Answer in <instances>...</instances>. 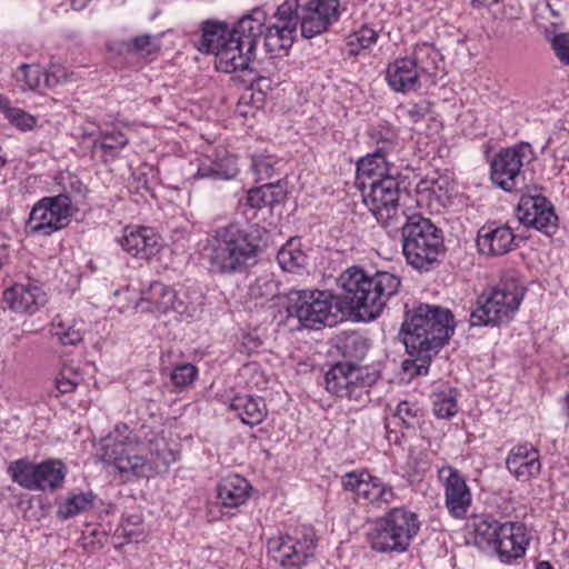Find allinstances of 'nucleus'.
<instances>
[{"label":"nucleus","instance_id":"f257e3e1","mask_svg":"<svg viewBox=\"0 0 569 569\" xmlns=\"http://www.w3.org/2000/svg\"><path fill=\"white\" fill-rule=\"evenodd\" d=\"M342 290L339 297L320 290H291L288 295L287 312L297 319L301 328L319 329L337 325L346 313L357 319H376L390 297L396 295L400 279L387 271L369 274L360 267L345 270L338 278Z\"/></svg>","mask_w":569,"mask_h":569},{"label":"nucleus","instance_id":"f03ea898","mask_svg":"<svg viewBox=\"0 0 569 569\" xmlns=\"http://www.w3.org/2000/svg\"><path fill=\"white\" fill-rule=\"evenodd\" d=\"M453 331V316L447 308L421 303L408 311L400 332L410 357L403 361V370L411 376L426 375L432 357L449 341Z\"/></svg>","mask_w":569,"mask_h":569},{"label":"nucleus","instance_id":"7ed1b4c3","mask_svg":"<svg viewBox=\"0 0 569 569\" xmlns=\"http://www.w3.org/2000/svg\"><path fill=\"white\" fill-rule=\"evenodd\" d=\"M267 237V230L259 226L241 228L229 224L208 237L203 247V259L213 272H241L254 261L266 244Z\"/></svg>","mask_w":569,"mask_h":569},{"label":"nucleus","instance_id":"20e7f679","mask_svg":"<svg viewBox=\"0 0 569 569\" xmlns=\"http://www.w3.org/2000/svg\"><path fill=\"white\" fill-rule=\"evenodd\" d=\"M112 443L106 445L104 459L113 463L120 473L149 478L168 470L176 461L174 452L163 438L153 437L140 441L137 436H123L117 429Z\"/></svg>","mask_w":569,"mask_h":569},{"label":"nucleus","instance_id":"39448f33","mask_svg":"<svg viewBox=\"0 0 569 569\" xmlns=\"http://www.w3.org/2000/svg\"><path fill=\"white\" fill-rule=\"evenodd\" d=\"M264 21L266 12L259 8L238 21L224 46L216 51L214 63L218 71L231 73L248 68L262 36Z\"/></svg>","mask_w":569,"mask_h":569},{"label":"nucleus","instance_id":"423d86ee","mask_svg":"<svg viewBox=\"0 0 569 569\" xmlns=\"http://www.w3.org/2000/svg\"><path fill=\"white\" fill-rule=\"evenodd\" d=\"M419 517L406 507L391 508L368 532L371 549L382 553L407 551L420 530Z\"/></svg>","mask_w":569,"mask_h":569},{"label":"nucleus","instance_id":"0eeeda50","mask_svg":"<svg viewBox=\"0 0 569 569\" xmlns=\"http://www.w3.org/2000/svg\"><path fill=\"white\" fill-rule=\"evenodd\" d=\"M399 232L407 262L416 269H427L443 251L441 230L419 213L407 216Z\"/></svg>","mask_w":569,"mask_h":569},{"label":"nucleus","instance_id":"6e6552de","mask_svg":"<svg viewBox=\"0 0 569 569\" xmlns=\"http://www.w3.org/2000/svg\"><path fill=\"white\" fill-rule=\"evenodd\" d=\"M525 287L515 279H505L478 300L470 315L471 326L501 325L516 315L525 296Z\"/></svg>","mask_w":569,"mask_h":569},{"label":"nucleus","instance_id":"1a4fd4ad","mask_svg":"<svg viewBox=\"0 0 569 569\" xmlns=\"http://www.w3.org/2000/svg\"><path fill=\"white\" fill-rule=\"evenodd\" d=\"M370 191L363 196V202L378 223L390 234L399 233L408 216L399 203L400 189L396 177L368 182Z\"/></svg>","mask_w":569,"mask_h":569},{"label":"nucleus","instance_id":"9d476101","mask_svg":"<svg viewBox=\"0 0 569 569\" xmlns=\"http://www.w3.org/2000/svg\"><path fill=\"white\" fill-rule=\"evenodd\" d=\"M535 158V151L528 142L522 141L501 149L490 164L491 181L507 192L518 189L525 182L522 168Z\"/></svg>","mask_w":569,"mask_h":569},{"label":"nucleus","instance_id":"9b49d317","mask_svg":"<svg viewBox=\"0 0 569 569\" xmlns=\"http://www.w3.org/2000/svg\"><path fill=\"white\" fill-rule=\"evenodd\" d=\"M71 221L70 199L66 194L44 197L32 208L27 228L29 233L51 236Z\"/></svg>","mask_w":569,"mask_h":569},{"label":"nucleus","instance_id":"f8f14e48","mask_svg":"<svg viewBox=\"0 0 569 569\" xmlns=\"http://www.w3.org/2000/svg\"><path fill=\"white\" fill-rule=\"evenodd\" d=\"M136 308L157 316L173 313L181 320L193 318L197 313L196 307L187 305L173 288L160 281H152L141 291Z\"/></svg>","mask_w":569,"mask_h":569},{"label":"nucleus","instance_id":"ddd939ff","mask_svg":"<svg viewBox=\"0 0 569 569\" xmlns=\"http://www.w3.org/2000/svg\"><path fill=\"white\" fill-rule=\"evenodd\" d=\"M316 539L312 529L307 528L302 538L289 535L269 539L268 553L280 566L286 568H301L313 558Z\"/></svg>","mask_w":569,"mask_h":569},{"label":"nucleus","instance_id":"4468645a","mask_svg":"<svg viewBox=\"0 0 569 569\" xmlns=\"http://www.w3.org/2000/svg\"><path fill=\"white\" fill-rule=\"evenodd\" d=\"M341 485L345 490L355 492L358 499L377 509L387 508L397 498L390 483L366 470L346 473Z\"/></svg>","mask_w":569,"mask_h":569},{"label":"nucleus","instance_id":"2eb2a0df","mask_svg":"<svg viewBox=\"0 0 569 569\" xmlns=\"http://www.w3.org/2000/svg\"><path fill=\"white\" fill-rule=\"evenodd\" d=\"M516 212L519 222L526 227L546 234H551L557 229L558 217L552 203L543 196L523 194Z\"/></svg>","mask_w":569,"mask_h":569},{"label":"nucleus","instance_id":"dca6fc26","mask_svg":"<svg viewBox=\"0 0 569 569\" xmlns=\"http://www.w3.org/2000/svg\"><path fill=\"white\" fill-rule=\"evenodd\" d=\"M339 0H308L300 9L301 34L311 39L326 32L340 17Z\"/></svg>","mask_w":569,"mask_h":569},{"label":"nucleus","instance_id":"f3484780","mask_svg":"<svg viewBox=\"0 0 569 569\" xmlns=\"http://www.w3.org/2000/svg\"><path fill=\"white\" fill-rule=\"evenodd\" d=\"M368 387L361 369L349 362L335 365L326 375V389L338 397L358 399Z\"/></svg>","mask_w":569,"mask_h":569},{"label":"nucleus","instance_id":"a211bd4d","mask_svg":"<svg viewBox=\"0 0 569 569\" xmlns=\"http://www.w3.org/2000/svg\"><path fill=\"white\" fill-rule=\"evenodd\" d=\"M439 477L443 480L445 503L449 513L458 519L463 518L472 501L465 478L451 466L442 467L439 470Z\"/></svg>","mask_w":569,"mask_h":569},{"label":"nucleus","instance_id":"6ab92c4d","mask_svg":"<svg viewBox=\"0 0 569 569\" xmlns=\"http://www.w3.org/2000/svg\"><path fill=\"white\" fill-rule=\"evenodd\" d=\"M529 540L525 523L508 521L501 525L493 546L503 563H512L525 556Z\"/></svg>","mask_w":569,"mask_h":569},{"label":"nucleus","instance_id":"aec40b11","mask_svg":"<svg viewBox=\"0 0 569 569\" xmlns=\"http://www.w3.org/2000/svg\"><path fill=\"white\" fill-rule=\"evenodd\" d=\"M515 239V233L510 227L489 222L478 230L476 242L481 254L498 257L516 248Z\"/></svg>","mask_w":569,"mask_h":569},{"label":"nucleus","instance_id":"412c9836","mask_svg":"<svg viewBox=\"0 0 569 569\" xmlns=\"http://www.w3.org/2000/svg\"><path fill=\"white\" fill-rule=\"evenodd\" d=\"M119 244L131 257L146 260L161 248L160 236L148 227H126Z\"/></svg>","mask_w":569,"mask_h":569},{"label":"nucleus","instance_id":"4be33fe9","mask_svg":"<svg viewBox=\"0 0 569 569\" xmlns=\"http://www.w3.org/2000/svg\"><path fill=\"white\" fill-rule=\"evenodd\" d=\"M506 467L518 481H529L541 471L538 449L528 442L512 447L506 458Z\"/></svg>","mask_w":569,"mask_h":569},{"label":"nucleus","instance_id":"5701e85b","mask_svg":"<svg viewBox=\"0 0 569 569\" xmlns=\"http://www.w3.org/2000/svg\"><path fill=\"white\" fill-rule=\"evenodd\" d=\"M386 80L396 92H411L420 87V76L408 57L398 58L389 63L386 70Z\"/></svg>","mask_w":569,"mask_h":569},{"label":"nucleus","instance_id":"b1692460","mask_svg":"<svg viewBox=\"0 0 569 569\" xmlns=\"http://www.w3.org/2000/svg\"><path fill=\"white\" fill-rule=\"evenodd\" d=\"M4 298L10 307L19 312L33 313L47 302V296L36 283H17L4 291Z\"/></svg>","mask_w":569,"mask_h":569},{"label":"nucleus","instance_id":"393cba45","mask_svg":"<svg viewBox=\"0 0 569 569\" xmlns=\"http://www.w3.org/2000/svg\"><path fill=\"white\" fill-rule=\"evenodd\" d=\"M357 176L358 179H369V182H377L378 179L387 177L397 178L399 171L387 157L372 152L357 162ZM362 184H366L365 180H362Z\"/></svg>","mask_w":569,"mask_h":569},{"label":"nucleus","instance_id":"a878e982","mask_svg":"<svg viewBox=\"0 0 569 569\" xmlns=\"http://www.w3.org/2000/svg\"><path fill=\"white\" fill-rule=\"evenodd\" d=\"M251 486L239 475H230L218 485V498L226 507L237 508L249 498Z\"/></svg>","mask_w":569,"mask_h":569},{"label":"nucleus","instance_id":"bb28decb","mask_svg":"<svg viewBox=\"0 0 569 569\" xmlns=\"http://www.w3.org/2000/svg\"><path fill=\"white\" fill-rule=\"evenodd\" d=\"M241 421L249 426L261 423L267 415L266 403L262 398L252 396H236L230 403Z\"/></svg>","mask_w":569,"mask_h":569},{"label":"nucleus","instance_id":"cd10ccee","mask_svg":"<svg viewBox=\"0 0 569 569\" xmlns=\"http://www.w3.org/2000/svg\"><path fill=\"white\" fill-rule=\"evenodd\" d=\"M17 80L23 82L24 89L34 90L44 83L46 87H53L60 82V78L64 77L62 69L50 70L42 73L37 64H21L17 71Z\"/></svg>","mask_w":569,"mask_h":569},{"label":"nucleus","instance_id":"c85d7f7f","mask_svg":"<svg viewBox=\"0 0 569 569\" xmlns=\"http://www.w3.org/2000/svg\"><path fill=\"white\" fill-rule=\"evenodd\" d=\"M291 26L273 23L266 28L263 27V44L268 52L280 56L292 46L296 31L292 30Z\"/></svg>","mask_w":569,"mask_h":569},{"label":"nucleus","instance_id":"c756f323","mask_svg":"<svg viewBox=\"0 0 569 569\" xmlns=\"http://www.w3.org/2000/svg\"><path fill=\"white\" fill-rule=\"evenodd\" d=\"M286 198V188L278 181L276 183H266L263 186L249 190L247 203L250 208L261 209L280 203Z\"/></svg>","mask_w":569,"mask_h":569},{"label":"nucleus","instance_id":"7c9ffc66","mask_svg":"<svg viewBox=\"0 0 569 569\" xmlns=\"http://www.w3.org/2000/svg\"><path fill=\"white\" fill-rule=\"evenodd\" d=\"M408 58L413 62L420 78L436 76L441 61L439 51L428 42L417 44Z\"/></svg>","mask_w":569,"mask_h":569},{"label":"nucleus","instance_id":"2f4dec72","mask_svg":"<svg viewBox=\"0 0 569 569\" xmlns=\"http://www.w3.org/2000/svg\"><path fill=\"white\" fill-rule=\"evenodd\" d=\"M50 333L61 345L74 346L82 341L83 323L59 315L51 322Z\"/></svg>","mask_w":569,"mask_h":569},{"label":"nucleus","instance_id":"473e14b6","mask_svg":"<svg viewBox=\"0 0 569 569\" xmlns=\"http://www.w3.org/2000/svg\"><path fill=\"white\" fill-rule=\"evenodd\" d=\"M36 490H56L63 483L66 468L59 460H47L37 463Z\"/></svg>","mask_w":569,"mask_h":569},{"label":"nucleus","instance_id":"72a5a7b5","mask_svg":"<svg viewBox=\"0 0 569 569\" xmlns=\"http://www.w3.org/2000/svg\"><path fill=\"white\" fill-rule=\"evenodd\" d=\"M231 30L227 24L218 22H206L202 27V34L198 44L200 51L212 53L224 46Z\"/></svg>","mask_w":569,"mask_h":569},{"label":"nucleus","instance_id":"f704fd0d","mask_svg":"<svg viewBox=\"0 0 569 569\" xmlns=\"http://www.w3.org/2000/svg\"><path fill=\"white\" fill-rule=\"evenodd\" d=\"M501 525L490 516H475L469 523L475 543L479 547L493 546Z\"/></svg>","mask_w":569,"mask_h":569},{"label":"nucleus","instance_id":"c9c22d12","mask_svg":"<svg viewBox=\"0 0 569 569\" xmlns=\"http://www.w3.org/2000/svg\"><path fill=\"white\" fill-rule=\"evenodd\" d=\"M94 495L91 491L70 495L63 502H60L57 516L67 520L92 508Z\"/></svg>","mask_w":569,"mask_h":569},{"label":"nucleus","instance_id":"e433bc0d","mask_svg":"<svg viewBox=\"0 0 569 569\" xmlns=\"http://www.w3.org/2000/svg\"><path fill=\"white\" fill-rule=\"evenodd\" d=\"M279 295V284L274 276L264 272L258 276L249 286L248 296L258 303H263Z\"/></svg>","mask_w":569,"mask_h":569},{"label":"nucleus","instance_id":"4c0bfd02","mask_svg":"<svg viewBox=\"0 0 569 569\" xmlns=\"http://www.w3.org/2000/svg\"><path fill=\"white\" fill-rule=\"evenodd\" d=\"M432 412L439 419H450L457 413V395L456 390L446 388L435 391L431 396Z\"/></svg>","mask_w":569,"mask_h":569},{"label":"nucleus","instance_id":"58836bf2","mask_svg":"<svg viewBox=\"0 0 569 569\" xmlns=\"http://www.w3.org/2000/svg\"><path fill=\"white\" fill-rule=\"evenodd\" d=\"M8 473L13 482L28 490H36L37 463L23 459L12 461L8 467Z\"/></svg>","mask_w":569,"mask_h":569},{"label":"nucleus","instance_id":"ea45409f","mask_svg":"<svg viewBox=\"0 0 569 569\" xmlns=\"http://www.w3.org/2000/svg\"><path fill=\"white\" fill-rule=\"evenodd\" d=\"M277 260L282 270L296 272L305 267L307 256L298 243L290 240L278 251Z\"/></svg>","mask_w":569,"mask_h":569},{"label":"nucleus","instance_id":"a19ab883","mask_svg":"<svg viewBox=\"0 0 569 569\" xmlns=\"http://www.w3.org/2000/svg\"><path fill=\"white\" fill-rule=\"evenodd\" d=\"M237 173L238 166L236 159H228L226 169L220 170L216 168L214 161L207 158L199 163L194 177L197 179L230 180L233 179Z\"/></svg>","mask_w":569,"mask_h":569},{"label":"nucleus","instance_id":"79ce46f5","mask_svg":"<svg viewBox=\"0 0 569 569\" xmlns=\"http://www.w3.org/2000/svg\"><path fill=\"white\" fill-rule=\"evenodd\" d=\"M338 349L343 357L360 360L368 351V341L357 332L346 333L339 339Z\"/></svg>","mask_w":569,"mask_h":569},{"label":"nucleus","instance_id":"37998d69","mask_svg":"<svg viewBox=\"0 0 569 569\" xmlns=\"http://www.w3.org/2000/svg\"><path fill=\"white\" fill-rule=\"evenodd\" d=\"M0 110L11 124L20 130H30L36 124V119L20 108L11 107L7 99L0 100Z\"/></svg>","mask_w":569,"mask_h":569},{"label":"nucleus","instance_id":"c03bdc74","mask_svg":"<svg viewBox=\"0 0 569 569\" xmlns=\"http://www.w3.org/2000/svg\"><path fill=\"white\" fill-rule=\"evenodd\" d=\"M102 140H94L93 148L101 149L106 154L116 157L128 144V138L120 131L102 132Z\"/></svg>","mask_w":569,"mask_h":569},{"label":"nucleus","instance_id":"a18cd8bd","mask_svg":"<svg viewBox=\"0 0 569 569\" xmlns=\"http://www.w3.org/2000/svg\"><path fill=\"white\" fill-rule=\"evenodd\" d=\"M300 9L298 0H286L277 9L276 23H280V26L292 24V30L297 31V26L300 22Z\"/></svg>","mask_w":569,"mask_h":569},{"label":"nucleus","instance_id":"49530a36","mask_svg":"<svg viewBox=\"0 0 569 569\" xmlns=\"http://www.w3.org/2000/svg\"><path fill=\"white\" fill-rule=\"evenodd\" d=\"M396 416L402 421L406 428H416L419 426L422 411L421 409L408 401H401L396 409Z\"/></svg>","mask_w":569,"mask_h":569},{"label":"nucleus","instance_id":"de8ad7c7","mask_svg":"<svg viewBox=\"0 0 569 569\" xmlns=\"http://www.w3.org/2000/svg\"><path fill=\"white\" fill-rule=\"evenodd\" d=\"M198 376V369L192 363H181L173 368L170 373L172 383L178 388L190 386Z\"/></svg>","mask_w":569,"mask_h":569},{"label":"nucleus","instance_id":"09e8293b","mask_svg":"<svg viewBox=\"0 0 569 569\" xmlns=\"http://www.w3.org/2000/svg\"><path fill=\"white\" fill-rule=\"evenodd\" d=\"M376 138L377 148L373 152L388 158L398 147V137L395 131L390 129H381L373 136Z\"/></svg>","mask_w":569,"mask_h":569},{"label":"nucleus","instance_id":"8fccbe9b","mask_svg":"<svg viewBox=\"0 0 569 569\" xmlns=\"http://www.w3.org/2000/svg\"><path fill=\"white\" fill-rule=\"evenodd\" d=\"M86 191V186L80 181L78 177L68 174L67 177L62 178V192L59 194L68 196L70 199V207L72 206L73 201L78 202L84 198Z\"/></svg>","mask_w":569,"mask_h":569},{"label":"nucleus","instance_id":"3c124183","mask_svg":"<svg viewBox=\"0 0 569 569\" xmlns=\"http://www.w3.org/2000/svg\"><path fill=\"white\" fill-rule=\"evenodd\" d=\"M82 381L79 372L72 368L64 367L56 379V387L60 393L72 392Z\"/></svg>","mask_w":569,"mask_h":569},{"label":"nucleus","instance_id":"603ef678","mask_svg":"<svg viewBox=\"0 0 569 569\" xmlns=\"http://www.w3.org/2000/svg\"><path fill=\"white\" fill-rule=\"evenodd\" d=\"M277 161L271 156H258L252 158L251 169L260 180L269 179L274 173Z\"/></svg>","mask_w":569,"mask_h":569},{"label":"nucleus","instance_id":"864d4df0","mask_svg":"<svg viewBox=\"0 0 569 569\" xmlns=\"http://www.w3.org/2000/svg\"><path fill=\"white\" fill-rule=\"evenodd\" d=\"M378 33L376 30L368 26H362L360 29L356 30L349 37V44L355 46L358 44L361 49L369 48L372 43L377 41Z\"/></svg>","mask_w":569,"mask_h":569},{"label":"nucleus","instance_id":"5fc2aeb1","mask_svg":"<svg viewBox=\"0 0 569 569\" xmlns=\"http://www.w3.org/2000/svg\"><path fill=\"white\" fill-rule=\"evenodd\" d=\"M132 50L141 56H149L159 49L153 36L142 34L131 40Z\"/></svg>","mask_w":569,"mask_h":569},{"label":"nucleus","instance_id":"6e6d98bb","mask_svg":"<svg viewBox=\"0 0 569 569\" xmlns=\"http://www.w3.org/2000/svg\"><path fill=\"white\" fill-rule=\"evenodd\" d=\"M552 49L556 57L563 63L569 66V33H558L552 38Z\"/></svg>","mask_w":569,"mask_h":569},{"label":"nucleus","instance_id":"4d7b16f0","mask_svg":"<svg viewBox=\"0 0 569 569\" xmlns=\"http://www.w3.org/2000/svg\"><path fill=\"white\" fill-rule=\"evenodd\" d=\"M402 117L408 118L411 122L417 123L422 120L429 112V104L426 101L418 103H408L400 108Z\"/></svg>","mask_w":569,"mask_h":569},{"label":"nucleus","instance_id":"13d9d810","mask_svg":"<svg viewBox=\"0 0 569 569\" xmlns=\"http://www.w3.org/2000/svg\"><path fill=\"white\" fill-rule=\"evenodd\" d=\"M90 0H71V7L74 10H82L87 7Z\"/></svg>","mask_w":569,"mask_h":569},{"label":"nucleus","instance_id":"bf43d9fd","mask_svg":"<svg viewBox=\"0 0 569 569\" xmlns=\"http://www.w3.org/2000/svg\"><path fill=\"white\" fill-rule=\"evenodd\" d=\"M499 0H471L475 7H489L497 3Z\"/></svg>","mask_w":569,"mask_h":569},{"label":"nucleus","instance_id":"052dcab7","mask_svg":"<svg viewBox=\"0 0 569 569\" xmlns=\"http://www.w3.org/2000/svg\"><path fill=\"white\" fill-rule=\"evenodd\" d=\"M228 159H234V158L233 157H224V158H221L219 160H216L214 161L216 168H219L220 170H224L226 166H227V160Z\"/></svg>","mask_w":569,"mask_h":569},{"label":"nucleus","instance_id":"680f3d73","mask_svg":"<svg viewBox=\"0 0 569 569\" xmlns=\"http://www.w3.org/2000/svg\"><path fill=\"white\" fill-rule=\"evenodd\" d=\"M536 569H553L548 561H540L536 565Z\"/></svg>","mask_w":569,"mask_h":569},{"label":"nucleus","instance_id":"e2e57ef3","mask_svg":"<svg viewBox=\"0 0 569 569\" xmlns=\"http://www.w3.org/2000/svg\"><path fill=\"white\" fill-rule=\"evenodd\" d=\"M566 400H567V407H568V416H569V391H568V395H567V398H566Z\"/></svg>","mask_w":569,"mask_h":569},{"label":"nucleus","instance_id":"0e129e2a","mask_svg":"<svg viewBox=\"0 0 569 569\" xmlns=\"http://www.w3.org/2000/svg\"><path fill=\"white\" fill-rule=\"evenodd\" d=\"M122 428H123V431H124V432H126V431H128L127 426H123Z\"/></svg>","mask_w":569,"mask_h":569},{"label":"nucleus","instance_id":"69168bd1","mask_svg":"<svg viewBox=\"0 0 569 569\" xmlns=\"http://www.w3.org/2000/svg\"><path fill=\"white\" fill-rule=\"evenodd\" d=\"M0 100H4V98H2V97L0 96Z\"/></svg>","mask_w":569,"mask_h":569}]
</instances>
